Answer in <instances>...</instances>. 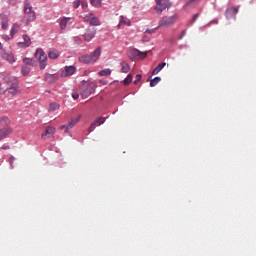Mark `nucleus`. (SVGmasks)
Segmentation results:
<instances>
[{
	"label": "nucleus",
	"mask_w": 256,
	"mask_h": 256,
	"mask_svg": "<svg viewBox=\"0 0 256 256\" xmlns=\"http://www.w3.org/2000/svg\"><path fill=\"white\" fill-rule=\"evenodd\" d=\"M24 14L27 25H29V23H33V21H35V19L37 18V16L35 15V11H33V6L31 5V2H29V0L24 1Z\"/></svg>",
	"instance_id": "f257e3e1"
},
{
	"label": "nucleus",
	"mask_w": 256,
	"mask_h": 256,
	"mask_svg": "<svg viewBox=\"0 0 256 256\" xmlns=\"http://www.w3.org/2000/svg\"><path fill=\"white\" fill-rule=\"evenodd\" d=\"M97 89V83L95 82H87L84 84L82 90H81V97L82 99H87Z\"/></svg>",
	"instance_id": "f03ea898"
},
{
	"label": "nucleus",
	"mask_w": 256,
	"mask_h": 256,
	"mask_svg": "<svg viewBox=\"0 0 256 256\" xmlns=\"http://www.w3.org/2000/svg\"><path fill=\"white\" fill-rule=\"evenodd\" d=\"M19 93H21V91L19 90V84H17V82L10 83L9 87L4 90V95L8 97H15V95H19Z\"/></svg>",
	"instance_id": "7ed1b4c3"
},
{
	"label": "nucleus",
	"mask_w": 256,
	"mask_h": 256,
	"mask_svg": "<svg viewBox=\"0 0 256 256\" xmlns=\"http://www.w3.org/2000/svg\"><path fill=\"white\" fill-rule=\"evenodd\" d=\"M179 19V16L177 14H174L172 16H164L159 21V27H171Z\"/></svg>",
	"instance_id": "20e7f679"
},
{
	"label": "nucleus",
	"mask_w": 256,
	"mask_h": 256,
	"mask_svg": "<svg viewBox=\"0 0 256 256\" xmlns=\"http://www.w3.org/2000/svg\"><path fill=\"white\" fill-rule=\"evenodd\" d=\"M35 57L40 63V69H45L47 67V54H45L43 49H37Z\"/></svg>",
	"instance_id": "39448f33"
},
{
	"label": "nucleus",
	"mask_w": 256,
	"mask_h": 256,
	"mask_svg": "<svg viewBox=\"0 0 256 256\" xmlns=\"http://www.w3.org/2000/svg\"><path fill=\"white\" fill-rule=\"evenodd\" d=\"M171 7V4L169 3L168 0H156V6L154 10L158 15H161L165 9H169Z\"/></svg>",
	"instance_id": "423d86ee"
},
{
	"label": "nucleus",
	"mask_w": 256,
	"mask_h": 256,
	"mask_svg": "<svg viewBox=\"0 0 256 256\" xmlns=\"http://www.w3.org/2000/svg\"><path fill=\"white\" fill-rule=\"evenodd\" d=\"M128 57L129 59H145V57H147V52H141L137 49H132L129 50L128 52Z\"/></svg>",
	"instance_id": "0eeeda50"
},
{
	"label": "nucleus",
	"mask_w": 256,
	"mask_h": 256,
	"mask_svg": "<svg viewBox=\"0 0 256 256\" xmlns=\"http://www.w3.org/2000/svg\"><path fill=\"white\" fill-rule=\"evenodd\" d=\"M95 35H97V29L93 26H89L86 32L83 34V38L85 41L89 42L95 39Z\"/></svg>",
	"instance_id": "6e6552de"
},
{
	"label": "nucleus",
	"mask_w": 256,
	"mask_h": 256,
	"mask_svg": "<svg viewBox=\"0 0 256 256\" xmlns=\"http://www.w3.org/2000/svg\"><path fill=\"white\" fill-rule=\"evenodd\" d=\"M84 21L90 25H93L94 27H99V25H101L99 18H97L94 14H86L84 16Z\"/></svg>",
	"instance_id": "1a4fd4ad"
},
{
	"label": "nucleus",
	"mask_w": 256,
	"mask_h": 256,
	"mask_svg": "<svg viewBox=\"0 0 256 256\" xmlns=\"http://www.w3.org/2000/svg\"><path fill=\"white\" fill-rule=\"evenodd\" d=\"M79 119H81V116H77V117H75V118H72V119L69 121V124H68V125L60 126V129H61V130L66 129V133H69V130H70V129H73V127H75V125H77V123H79Z\"/></svg>",
	"instance_id": "9d476101"
},
{
	"label": "nucleus",
	"mask_w": 256,
	"mask_h": 256,
	"mask_svg": "<svg viewBox=\"0 0 256 256\" xmlns=\"http://www.w3.org/2000/svg\"><path fill=\"white\" fill-rule=\"evenodd\" d=\"M77 68L75 66H66L64 71L61 72L60 77H71V75L75 74Z\"/></svg>",
	"instance_id": "9b49d317"
},
{
	"label": "nucleus",
	"mask_w": 256,
	"mask_h": 256,
	"mask_svg": "<svg viewBox=\"0 0 256 256\" xmlns=\"http://www.w3.org/2000/svg\"><path fill=\"white\" fill-rule=\"evenodd\" d=\"M105 121H107V118L105 117H99L98 119H96L88 128V132L92 133V131H95L97 125H103V123H105Z\"/></svg>",
	"instance_id": "f8f14e48"
},
{
	"label": "nucleus",
	"mask_w": 256,
	"mask_h": 256,
	"mask_svg": "<svg viewBox=\"0 0 256 256\" xmlns=\"http://www.w3.org/2000/svg\"><path fill=\"white\" fill-rule=\"evenodd\" d=\"M55 135V127L48 126L42 134V139H50Z\"/></svg>",
	"instance_id": "ddd939ff"
},
{
	"label": "nucleus",
	"mask_w": 256,
	"mask_h": 256,
	"mask_svg": "<svg viewBox=\"0 0 256 256\" xmlns=\"http://www.w3.org/2000/svg\"><path fill=\"white\" fill-rule=\"evenodd\" d=\"M11 133H13V128H11V126L0 129V141L6 139L7 135H11Z\"/></svg>",
	"instance_id": "4468645a"
},
{
	"label": "nucleus",
	"mask_w": 256,
	"mask_h": 256,
	"mask_svg": "<svg viewBox=\"0 0 256 256\" xmlns=\"http://www.w3.org/2000/svg\"><path fill=\"white\" fill-rule=\"evenodd\" d=\"M71 20H72L71 18L63 17V18L60 20V29H61L62 31H65V29H67V27H68L69 25H71V23H73Z\"/></svg>",
	"instance_id": "2eb2a0df"
},
{
	"label": "nucleus",
	"mask_w": 256,
	"mask_h": 256,
	"mask_svg": "<svg viewBox=\"0 0 256 256\" xmlns=\"http://www.w3.org/2000/svg\"><path fill=\"white\" fill-rule=\"evenodd\" d=\"M237 13H239V8L237 7H232L226 10V17L228 19H231V17H235V15H237Z\"/></svg>",
	"instance_id": "dca6fc26"
},
{
	"label": "nucleus",
	"mask_w": 256,
	"mask_h": 256,
	"mask_svg": "<svg viewBox=\"0 0 256 256\" xmlns=\"http://www.w3.org/2000/svg\"><path fill=\"white\" fill-rule=\"evenodd\" d=\"M22 37H23V42L18 43L19 47H30L31 38L26 34H24Z\"/></svg>",
	"instance_id": "f3484780"
},
{
	"label": "nucleus",
	"mask_w": 256,
	"mask_h": 256,
	"mask_svg": "<svg viewBox=\"0 0 256 256\" xmlns=\"http://www.w3.org/2000/svg\"><path fill=\"white\" fill-rule=\"evenodd\" d=\"M99 57H101V47L96 48L95 51L90 54V58L92 59L93 63H95Z\"/></svg>",
	"instance_id": "a211bd4d"
},
{
	"label": "nucleus",
	"mask_w": 256,
	"mask_h": 256,
	"mask_svg": "<svg viewBox=\"0 0 256 256\" xmlns=\"http://www.w3.org/2000/svg\"><path fill=\"white\" fill-rule=\"evenodd\" d=\"M2 57L5 59V61H8V63H15V57L10 52H4Z\"/></svg>",
	"instance_id": "6ab92c4d"
},
{
	"label": "nucleus",
	"mask_w": 256,
	"mask_h": 256,
	"mask_svg": "<svg viewBox=\"0 0 256 256\" xmlns=\"http://www.w3.org/2000/svg\"><path fill=\"white\" fill-rule=\"evenodd\" d=\"M7 125H11V120L9 117H0V127H7Z\"/></svg>",
	"instance_id": "aec40b11"
},
{
	"label": "nucleus",
	"mask_w": 256,
	"mask_h": 256,
	"mask_svg": "<svg viewBox=\"0 0 256 256\" xmlns=\"http://www.w3.org/2000/svg\"><path fill=\"white\" fill-rule=\"evenodd\" d=\"M165 65H167L165 62L158 64V66L152 71V75H158V73H161V70L165 68Z\"/></svg>",
	"instance_id": "412c9836"
},
{
	"label": "nucleus",
	"mask_w": 256,
	"mask_h": 256,
	"mask_svg": "<svg viewBox=\"0 0 256 256\" xmlns=\"http://www.w3.org/2000/svg\"><path fill=\"white\" fill-rule=\"evenodd\" d=\"M81 63L89 64L94 63L90 55H83L79 58Z\"/></svg>",
	"instance_id": "4be33fe9"
},
{
	"label": "nucleus",
	"mask_w": 256,
	"mask_h": 256,
	"mask_svg": "<svg viewBox=\"0 0 256 256\" xmlns=\"http://www.w3.org/2000/svg\"><path fill=\"white\" fill-rule=\"evenodd\" d=\"M123 25H131V20L124 16H120V23L118 25L119 28L123 27Z\"/></svg>",
	"instance_id": "5701e85b"
},
{
	"label": "nucleus",
	"mask_w": 256,
	"mask_h": 256,
	"mask_svg": "<svg viewBox=\"0 0 256 256\" xmlns=\"http://www.w3.org/2000/svg\"><path fill=\"white\" fill-rule=\"evenodd\" d=\"M121 67V73H129L131 71V66L127 62H122Z\"/></svg>",
	"instance_id": "b1692460"
},
{
	"label": "nucleus",
	"mask_w": 256,
	"mask_h": 256,
	"mask_svg": "<svg viewBox=\"0 0 256 256\" xmlns=\"http://www.w3.org/2000/svg\"><path fill=\"white\" fill-rule=\"evenodd\" d=\"M59 55H61V53H59L57 50H50L48 53L49 59H57Z\"/></svg>",
	"instance_id": "393cba45"
},
{
	"label": "nucleus",
	"mask_w": 256,
	"mask_h": 256,
	"mask_svg": "<svg viewBox=\"0 0 256 256\" xmlns=\"http://www.w3.org/2000/svg\"><path fill=\"white\" fill-rule=\"evenodd\" d=\"M57 109H59V104L58 103L51 102L49 104V109H48L49 113H53V112L57 111Z\"/></svg>",
	"instance_id": "a878e982"
},
{
	"label": "nucleus",
	"mask_w": 256,
	"mask_h": 256,
	"mask_svg": "<svg viewBox=\"0 0 256 256\" xmlns=\"http://www.w3.org/2000/svg\"><path fill=\"white\" fill-rule=\"evenodd\" d=\"M98 75H100V77H109V75H111V69L106 68L104 70H100Z\"/></svg>",
	"instance_id": "bb28decb"
},
{
	"label": "nucleus",
	"mask_w": 256,
	"mask_h": 256,
	"mask_svg": "<svg viewBox=\"0 0 256 256\" xmlns=\"http://www.w3.org/2000/svg\"><path fill=\"white\" fill-rule=\"evenodd\" d=\"M20 29H21V26L19 24H17V23L13 24L11 32H10L12 37H13V35H15V33H19Z\"/></svg>",
	"instance_id": "cd10ccee"
},
{
	"label": "nucleus",
	"mask_w": 256,
	"mask_h": 256,
	"mask_svg": "<svg viewBox=\"0 0 256 256\" xmlns=\"http://www.w3.org/2000/svg\"><path fill=\"white\" fill-rule=\"evenodd\" d=\"M161 81V77L157 76L150 81V87H155Z\"/></svg>",
	"instance_id": "c85d7f7f"
},
{
	"label": "nucleus",
	"mask_w": 256,
	"mask_h": 256,
	"mask_svg": "<svg viewBox=\"0 0 256 256\" xmlns=\"http://www.w3.org/2000/svg\"><path fill=\"white\" fill-rule=\"evenodd\" d=\"M132 81H133V75L128 74L127 77L124 79L123 83L124 85H130Z\"/></svg>",
	"instance_id": "c756f323"
},
{
	"label": "nucleus",
	"mask_w": 256,
	"mask_h": 256,
	"mask_svg": "<svg viewBox=\"0 0 256 256\" xmlns=\"http://www.w3.org/2000/svg\"><path fill=\"white\" fill-rule=\"evenodd\" d=\"M201 0H190L187 2V7H195Z\"/></svg>",
	"instance_id": "7c9ffc66"
},
{
	"label": "nucleus",
	"mask_w": 256,
	"mask_h": 256,
	"mask_svg": "<svg viewBox=\"0 0 256 256\" xmlns=\"http://www.w3.org/2000/svg\"><path fill=\"white\" fill-rule=\"evenodd\" d=\"M102 0H90V3L93 7H101Z\"/></svg>",
	"instance_id": "2f4dec72"
},
{
	"label": "nucleus",
	"mask_w": 256,
	"mask_h": 256,
	"mask_svg": "<svg viewBox=\"0 0 256 256\" xmlns=\"http://www.w3.org/2000/svg\"><path fill=\"white\" fill-rule=\"evenodd\" d=\"M22 73L23 75H28L29 73H31V68L29 66H23Z\"/></svg>",
	"instance_id": "473e14b6"
},
{
	"label": "nucleus",
	"mask_w": 256,
	"mask_h": 256,
	"mask_svg": "<svg viewBox=\"0 0 256 256\" xmlns=\"http://www.w3.org/2000/svg\"><path fill=\"white\" fill-rule=\"evenodd\" d=\"M80 5H81V0H75L73 2L74 9H79Z\"/></svg>",
	"instance_id": "72a5a7b5"
},
{
	"label": "nucleus",
	"mask_w": 256,
	"mask_h": 256,
	"mask_svg": "<svg viewBox=\"0 0 256 256\" xmlns=\"http://www.w3.org/2000/svg\"><path fill=\"white\" fill-rule=\"evenodd\" d=\"M74 41L76 43V45H81L83 43V39H81L80 37H74Z\"/></svg>",
	"instance_id": "f704fd0d"
},
{
	"label": "nucleus",
	"mask_w": 256,
	"mask_h": 256,
	"mask_svg": "<svg viewBox=\"0 0 256 256\" xmlns=\"http://www.w3.org/2000/svg\"><path fill=\"white\" fill-rule=\"evenodd\" d=\"M142 77L143 76L141 74L136 75L134 85H137V83H139V81H141Z\"/></svg>",
	"instance_id": "c9c22d12"
},
{
	"label": "nucleus",
	"mask_w": 256,
	"mask_h": 256,
	"mask_svg": "<svg viewBox=\"0 0 256 256\" xmlns=\"http://www.w3.org/2000/svg\"><path fill=\"white\" fill-rule=\"evenodd\" d=\"M24 63H26V65H31L32 60L29 59V58H25V59H24Z\"/></svg>",
	"instance_id": "e433bc0d"
},
{
	"label": "nucleus",
	"mask_w": 256,
	"mask_h": 256,
	"mask_svg": "<svg viewBox=\"0 0 256 256\" xmlns=\"http://www.w3.org/2000/svg\"><path fill=\"white\" fill-rule=\"evenodd\" d=\"M9 27V23L8 22H3L2 23V29H7Z\"/></svg>",
	"instance_id": "4c0bfd02"
},
{
	"label": "nucleus",
	"mask_w": 256,
	"mask_h": 256,
	"mask_svg": "<svg viewBox=\"0 0 256 256\" xmlns=\"http://www.w3.org/2000/svg\"><path fill=\"white\" fill-rule=\"evenodd\" d=\"M13 161H15V157L14 156H10V165L12 168H14L15 166H13Z\"/></svg>",
	"instance_id": "58836bf2"
},
{
	"label": "nucleus",
	"mask_w": 256,
	"mask_h": 256,
	"mask_svg": "<svg viewBox=\"0 0 256 256\" xmlns=\"http://www.w3.org/2000/svg\"><path fill=\"white\" fill-rule=\"evenodd\" d=\"M80 3H81V6H82V9H87V7H88L87 2H80Z\"/></svg>",
	"instance_id": "ea45409f"
},
{
	"label": "nucleus",
	"mask_w": 256,
	"mask_h": 256,
	"mask_svg": "<svg viewBox=\"0 0 256 256\" xmlns=\"http://www.w3.org/2000/svg\"><path fill=\"white\" fill-rule=\"evenodd\" d=\"M99 83H100V85H107V80H105V79H101V80H99Z\"/></svg>",
	"instance_id": "a19ab883"
},
{
	"label": "nucleus",
	"mask_w": 256,
	"mask_h": 256,
	"mask_svg": "<svg viewBox=\"0 0 256 256\" xmlns=\"http://www.w3.org/2000/svg\"><path fill=\"white\" fill-rule=\"evenodd\" d=\"M72 97L75 101H77V99H79V94L78 93H73Z\"/></svg>",
	"instance_id": "79ce46f5"
},
{
	"label": "nucleus",
	"mask_w": 256,
	"mask_h": 256,
	"mask_svg": "<svg viewBox=\"0 0 256 256\" xmlns=\"http://www.w3.org/2000/svg\"><path fill=\"white\" fill-rule=\"evenodd\" d=\"M185 35H186V31L183 30V31L181 32L180 36H179V39H183V37H185Z\"/></svg>",
	"instance_id": "37998d69"
},
{
	"label": "nucleus",
	"mask_w": 256,
	"mask_h": 256,
	"mask_svg": "<svg viewBox=\"0 0 256 256\" xmlns=\"http://www.w3.org/2000/svg\"><path fill=\"white\" fill-rule=\"evenodd\" d=\"M199 17V14H195L192 18V21H197V18Z\"/></svg>",
	"instance_id": "c03bdc74"
},
{
	"label": "nucleus",
	"mask_w": 256,
	"mask_h": 256,
	"mask_svg": "<svg viewBox=\"0 0 256 256\" xmlns=\"http://www.w3.org/2000/svg\"><path fill=\"white\" fill-rule=\"evenodd\" d=\"M1 149L7 150V149H11V148L9 147V145H3V146L1 147Z\"/></svg>",
	"instance_id": "a18cd8bd"
},
{
	"label": "nucleus",
	"mask_w": 256,
	"mask_h": 256,
	"mask_svg": "<svg viewBox=\"0 0 256 256\" xmlns=\"http://www.w3.org/2000/svg\"><path fill=\"white\" fill-rule=\"evenodd\" d=\"M1 91H4V88H3V86L0 83V93H1Z\"/></svg>",
	"instance_id": "49530a36"
},
{
	"label": "nucleus",
	"mask_w": 256,
	"mask_h": 256,
	"mask_svg": "<svg viewBox=\"0 0 256 256\" xmlns=\"http://www.w3.org/2000/svg\"><path fill=\"white\" fill-rule=\"evenodd\" d=\"M49 78L50 79H55V75H50Z\"/></svg>",
	"instance_id": "de8ad7c7"
},
{
	"label": "nucleus",
	"mask_w": 256,
	"mask_h": 256,
	"mask_svg": "<svg viewBox=\"0 0 256 256\" xmlns=\"http://www.w3.org/2000/svg\"><path fill=\"white\" fill-rule=\"evenodd\" d=\"M0 49H3V44H1V42H0Z\"/></svg>",
	"instance_id": "09e8293b"
},
{
	"label": "nucleus",
	"mask_w": 256,
	"mask_h": 256,
	"mask_svg": "<svg viewBox=\"0 0 256 256\" xmlns=\"http://www.w3.org/2000/svg\"><path fill=\"white\" fill-rule=\"evenodd\" d=\"M12 5H16V2H13Z\"/></svg>",
	"instance_id": "8fccbe9b"
},
{
	"label": "nucleus",
	"mask_w": 256,
	"mask_h": 256,
	"mask_svg": "<svg viewBox=\"0 0 256 256\" xmlns=\"http://www.w3.org/2000/svg\"><path fill=\"white\" fill-rule=\"evenodd\" d=\"M14 1H17V0H14Z\"/></svg>",
	"instance_id": "3c124183"
}]
</instances>
